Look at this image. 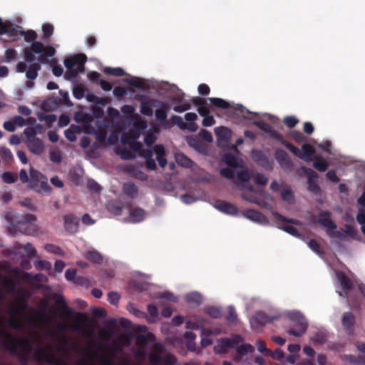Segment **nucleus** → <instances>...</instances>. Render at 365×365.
<instances>
[{
	"label": "nucleus",
	"instance_id": "5",
	"mask_svg": "<svg viewBox=\"0 0 365 365\" xmlns=\"http://www.w3.org/2000/svg\"><path fill=\"white\" fill-rule=\"evenodd\" d=\"M86 56L84 54H78L68 57L64 60V65L67 69L64 77L71 80L76 77L84 69Z\"/></svg>",
	"mask_w": 365,
	"mask_h": 365
},
{
	"label": "nucleus",
	"instance_id": "54",
	"mask_svg": "<svg viewBox=\"0 0 365 365\" xmlns=\"http://www.w3.org/2000/svg\"><path fill=\"white\" fill-rule=\"evenodd\" d=\"M105 72L109 75L115 76H123L125 74L124 70L121 68L107 67L105 68Z\"/></svg>",
	"mask_w": 365,
	"mask_h": 365
},
{
	"label": "nucleus",
	"instance_id": "30",
	"mask_svg": "<svg viewBox=\"0 0 365 365\" xmlns=\"http://www.w3.org/2000/svg\"><path fill=\"white\" fill-rule=\"evenodd\" d=\"M41 63L34 62L31 63L29 68L26 71V76L28 79L34 80L38 76V73L41 68Z\"/></svg>",
	"mask_w": 365,
	"mask_h": 365
},
{
	"label": "nucleus",
	"instance_id": "33",
	"mask_svg": "<svg viewBox=\"0 0 365 365\" xmlns=\"http://www.w3.org/2000/svg\"><path fill=\"white\" fill-rule=\"evenodd\" d=\"M86 258L93 264H101L103 262V257L101 254L96 250L88 251Z\"/></svg>",
	"mask_w": 365,
	"mask_h": 365
},
{
	"label": "nucleus",
	"instance_id": "50",
	"mask_svg": "<svg viewBox=\"0 0 365 365\" xmlns=\"http://www.w3.org/2000/svg\"><path fill=\"white\" fill-rule=\"evenodd\" d=\"M170 121L172 124L177 125L181 130H185L187 128V123L183 122L182 118L178 115H172L170 118Z\"/></svg>",
	"mask_w": 365,
	"mask_h": 365
},
{
	"label": "nucleus",
	"instance_id": "6",
	"mask_svg": "<svg viewBox=\"0 0 365 365\" xmlns=\"http://www.w3.org/2000/svg\"><path fill=\"white\" fill-rule=\"evenodd\" d=\"M29 187L37 193L49 192L51 190L48 183V179L42 173L31 166Z\"/></svg>",
	"mask_w": 365,
	"mask_h": 365
},
{
	"label": "nucleus",
	"instance_id": "61",
	"mask_svg": "<svg viewBox=\"0 0 365 365\" xmlns=\"http://www.w3.org/2000/svg\"><path fill=\"white\" fill-rule=\"evenodd\" d=\"M24 133L26 137V142L31 139L37 138V137H36L37 132L36 128L34 127L26 128L24 130Z\"/></svg>",
	"mask_w": 365,
	"mask_h": 365
},
{
	"label": "nucleus",
	"instance_id": "1",
	"mask_svg": "<svg viewBox=\"0 0 365 365\" xmlns=\"http://www.w3.org/2000/svg\"><path fill=\"white\" fill-rule=\"evenodd\" d=\"M34 53L40 54L38 57V62L48 64V57H53L56 54V49L51 45L45 46L40 41L32 42L30 47H26L24 49L25 61L31 63H34V61L36 59Z\"/></svg>",
	"mask_w": 365,
	"mask_h": 365
},
{
	"label": "nucleus",
	"instance_id": "38",
	"mask_svg": "<svg viewBox=\"0 0 365 365\" xmlns=\"http://www.w3.org/2000/svg\"><path fill=\"white\" fill-rule=\"evenodd\" d=\"M185 119L188 122V123H187V129L191 131H195L197 128V125L195 123V121L197 119V114L195 113H187L185 115Z\"/></svg>",
	"mask_w": 365,
	"mask_h": 365
},
{
	"label": "nucleus",
	"instance_id": "60",
	"mask_svg": "<svg viewBox=\"0 0 365 365\" xmlns=\"http://www.w3.org/2000/svg\"><path fill=\"white\" fill-rule=\"evenodd\" d=\"M42 30H43V38L48 39L53 34V26L51 24H46L43 25Z\"/></svg>",
	"mask_w": 365,
	"mask_h": 365
},
{
	"label": "nucleus",
	"instance_id": "31",
	"mask_svg": "<svg viewBox=\"0 0 365 365\" xmlns=\"http://www.w3.org/2000/svg\"><path fill=\"white\" fill-rule=\"evenodd\" d=\"M155 99L142 102L140 104V112L146 116H152L153 114V106H157V103L154 102Z\"/></svg>",
	"mask_w": 365,
	"mask_h": 365
},
{
	"label": "nucleus",
	"instance_id": "15",
	"mask_svg": "<svg viewBox=\"0 0 365 365\" xmlns=\"http://www.w3.org/2000/svg\"><path fill=\"white\" fill-rule=\"evenodd\" d=\"M356 319L351 312H344L341 317V324L348 335H352L354 331Z\"/></svg>",
	"mask_w": 365,
	"mask_h": 365
},
{
	"label": "nucleus",
	"instance_id": "45",
	"mask_svg": "<svg viewBox=\"0 0 365 365\" xmlns=\"http://www.w3.org/2000/svg\"><path fill=\"white\" fill-rule=\"evenodd\" d=\"M313 167L319 172H325L328 165L324 159L317 157L313 163Z\"/></svg>",
	"mask_w": 365,
	"mask_h": 365
},
{
	"label": "nucleus",
	"instance_id": "44",
	"mask_svg": "<svg viewBox=\"0 0 365 365\" xmlns=\"http://www.w3.org/2000/svg\"><path fill=\"white\" fill-rule=\"evenodd\" d=\"M20 36H24V40L26 42H34L37 38V34L34 30L21 31Z\"/></svg>",
	"mask_w": 365,
	"mask_h": 365
},
{
	"label": "nucleus",
	"instance_id": "32",
	"mask_svg": "<svg viewBox=\"0 0 365 365\" xmlns=\"http://www.w3.org/2000/svg\"><path fill=\"white\" fill-rule=\"evenodd\" d=\"M145 215V212L142 208H130L129 216L131 218L133 222H141Z\"/></svg>",
	"mask_w": 365,
	"mask_h": 365
},
{
	"label": "nucleus",
	"instance_id": "27",
	"mask_svg": "<svg viewBox=\"0 0 365 365\" xmlns=\"http://www.w3.org/2000/svg\"><path fill=\"white\" fill-rule=\"evenodd\" d=\"M154 153L156 154V159L159 163V165L164 168L167 165V160L164 157L165 155V147L162 144L155 145L153 148Z\"/></svg>",
	"mask_w": 365,
	"mask_h": 365
},
{
	"label": "nucleus",
	"instance_id": "26",
	"mask_svg": "<svg viewBox=\"0 0 365 365\" xmlns=\"http://www.w3.org/2000/svg\"><path fill=\"white\" fill-rule=\"evenodd\" d=\"M315 152V149L312 145L305 143L302 145L299 158L307 162H309L312 160Z\"/></svg>",
	"mask_w": 365,
	"mask_h": 365
},
{
	"label": "nucleus",
	"instance_id": "22",
	"mask_svg": "<svg viewBox=\"0 0 365 365\" xmlns=\"http://www.w3.org/2000/svg\"><path fill=\"white\" fill-rule=\"evenodd\" d=\"M20 26L14 25L11 21H6L4 26L1 31H0V35L6 34L9 37L16 39L20 36V31L19 29Z\"/></svg>",
	"mask_w": 365,
	"mask_h": 365
},
{
	"label": "nucleus",
	"instance_id": "55",
	"mask_svg": "<svg viewBox=\"0 0 365 365\" xmlns=\"http://www.w3.org/2000/svg\"><path fill=\"white\" fill-rule=\"evenodd\" d=\"M73 95L78 100L83 98L85 96V88L83 86H76L73 89Z\"/></svg>",
	"mask_w": 365,
	"mask_h": 365
},
{
	"label": "nucleus",
	"instance_id": "36",
	"mask_svg": "<svg viewBox=\"0 0 365 365\" xmlns=\"http://www.w3.org/2000/svg\"><path fill=\"white\" fill-rule=\"evenodd\" d=\"M342 360L349 362L354 365L365 364V357L360 356H354L351 354H344L341 356Z\"/></svg>",
	"mask_w": 365,
	"mask_h": 365
},
{
	"label": "nucleus",
	"instance_id": "8",
	"mask_svg": "<svg viewBox=\"0 0 365 365\" xmlns=\"http://www.w3.org/2000/svg\"><path fill=\"white\" fill-rule=\"evenodd\" d=\"M289 318L296 323L295 327L290 328L287 332L294 336H301L307 329V322L304 317L299 312L291 313Z\"/></svg>",
	"mask_w": 365,
	"mask_h": 365
},
{
	"label": "nucleus",
	"instance_id": "14",
	"mask_svg": "<svg viewBox=\"0 0 365 365\" xmlns=\"http://www.w3.org/2000/svg\"><path fill=\"white\" fill-rule=\"evenodd\" d=\"M302 169L303 173L307 175L308 178L307 182L309 190L314 193L319 192L320 187L316 180V179L318 178L317 173L311 168L306 167H302Z\"/></svg>",
	"mask_w": 365,
	"mask_h": 365
},
{
	"label": "nucleus",
	"instance_id": "10",
	"mask_svg": "<svg viewBox=\"0 0 365 365\" xmlns=\"http://www.w3.org/2000/svg\"><path fill=\"white\" fill-rule=\"evenodd\" d=\"M278 318V315L269 316L264 312H257L251 321V325L255 329H262L265 324L272 323Z\"/></svg>",
	"mask_w": 365,
	"mask_h": 365
},
{
	"label": "nucleus",
	"instance_id": "3",
	"mask_svg": "<svg viewBox=\"0 0 365 365\" xmlns=\"http://www.w3.org/2000/svg\"><path fill=\"white\" fill-rule=\"evenodd\" d=\"M148 360L151 365H175L177 358L173 354L165 351V345L162 343H155L152 351L148 354Z\"/></svg>",
	"mask_w": 365,
	"mask_h": 365
},
{
	"label": "nucleus",
	"instance_id": "46",
	"mask_svg": "<svg viewBox=\"0 0 365 365\" xmlns=\"http://www.w3.org/2000/svg\"><path fill=\"white\" fill-rule=\"evenodd\" d=\"M205 312L214 319H219L222 316V309L217 307H209L205 309Z\"/></svg>",
	"mask_w": 365,
	"mask_h": 365
},
{
	"label": "nucleus",
	"instance_id": "25",
	"mask_svg": "<svg viewBox=\"0 0 365 365\" xmlns=\"http://www.w3.org/2000/svg\"><path fill=\"white\" fill-rule=\"evenodd\" d=\"M26 145L32 153L37 155H41L44 150L43 141L38 138L29 140L26 142Z\"/></svg>",
	"mask_w": 365,
	"mask_h": 365
},
{
	"label": "nucleus",
	"instance_id": "59",
	"mask_svg": "<svg viewBox=\"0 0 365 365\" xmlns=\"http://www.w3.org/2000/svg\"><path fill=\"white\" fill-rule=\"evenodd\" d=\"M284 123L289 128H292L299 123V120L294 116H286L283 120Z\"/></svg>",
	"mask_w": 365,
	"mask_h": 365
},
{
	"label": "nucleus",
	"instance_id": "23",
	"mask_svg": "<svg viewBox=\"0 0 365 365\" xmlns=\"http://www.w3.org/2000/svg\"><path fill=\"white\" fill-rule=\"evenodd\" d=\"M191 101L197 107V112L201 116L210 114V107L205 98L201 97H195L192 98Z\"/></svg>",
	"mask_w": 365,
	"mask_h": 365
},
{
	"label": "nucleus",
	"instance_id": "43",
	"mask_svg": "<svg viewBox=\"0 0 365 365\" xmlns=\"http://www.w3.org/2000/svg\"><path fill=\"white\" fill-rule=\"evenodd\" d=\"M223 160L230 168H235L238 166L236 157L232 153L225 154Z\"/></svg>",
	"mask_w": 365,
	"mask_h": 365
},
{
	"label": "nucleus",
	"instance_id": "11",
	"mask_svg": "<svg viewBox=\"0 0 365 365\" xmlns=\"http://www.w3.org/2000/svg\"><path fill=\"white\" fill-rule=\"evenodd\" d=\"M52 299L56 301V307L60 312L59 315L61 317L70 318L73 315L74 313L73 309L70 307H68L65 299L61 294L54 293L52 295Z\"/></svg>",
	"mask_w": 365,
	"mask_h": 365
},
{
	"label": "nucleus",
	"instance_id": "41",
	"mask_svg": "<svg viewBox=\"0 0 365 365\" xmlns=\"http://www.w3.org/2000/svg\"><path fill=\"white\" fill-rule=\"evenodd\" d=\"M185 301L187 303H192L195 305H200L202 302V297L197 292H192L186 294Z\"/></svg>",
	"mask_w": 365,
	"mask_h": 365
},
{
	"label": "nucleus",
	"instance_id": "34",
	"mask_svg": "<svg viewBox=\"0 0 365 365\" xmlns=\"http://www.w3.org/2000/svg\"><path fill=\"white\" fill-rule=\"evenodd\" d=\"M124 82L133 87L139 89H146L148 88L144 80L140 78L133 77L130 78H125L124 79Z\"/></svg>",
	"mask_w": 365,
	"mask_h": 365
},
{
	"label": "nucleus",
	"instance_id": "17",
	"mask_svg": "<svg viewBox=\"0 0 365 365\" xmlns=\"http://www.w3.org/2000/svg\"><path fill=\"white\" fill-rule=\"evenodd\" d=\"M215 207L227 215H235L238 212V208L236 205L225 200H217L215 203Z\"/></svg>",
	"mask_w": 365,
	"mask_h": 365
},
{
	"label": "nucleus",
	"instance_id": "29",
	"mask_svg": "<svg viewBox=\"0 0 365 365\" xmlns=\"http://www.w3.org/2000/svg\"><path fill=\"white\" fill-rule=\"evenodd\" d=\"M215 133L218 140L228 143L231 138V130L225 127H219L215 129Z\"/></svg>",
	"mask_w": 365,
	"mask_h": 365
},
{
	"label": "nucleus",
	"instance_id": "37",
	"mask_svg": "<svg viewBox=\"0 0 365 365\" xmlns=\"http://www.w3.org/2000/svg\"><path fill=\"white\" fill-rule=\"evenodd\" d=\"M123 193L129 197L133 198L138 195V187L134 183L128 182L123 187Z\"/></svg>",
	"mask_w": 365,
	"mask_h": 365
},
{
	"label": "nucleus",
	"instance_id": "51",
	"mask_svg": "<svg viewBox=\"0 0 365 365\" xmlns=\"http://www.w3.org/2000/svg\"><path fill=\"white\" fill-rule=\"evenodd\" d=\"M170 121L172 124L177 125L181 130H185L187 128V123L183 122L182 118L178 115H172L170 118Z\"/></svg>",
	"mask_w": 365,
	"mask_h": 365
},
{
	"label": "nucleus",
	"instance_id": "9",
	"mask_svg": "<svg viewBox=\"0 0 365 365\" xmlns=\"http://www.w3.org/2000/svg\"><path fill=\"white\" fill-rule=\"evenodd\" d=\"M34 359L38 363L45 361L48 364L53 365H66L63 361H57L55 357L51 354L50 351L42 346L36 347L33 352Z\"/></svg>",
	"mask_w": 365,
	"mask_h": 365
},
{
	"label": "nucleus",
	"instance_id": "63",
	"mask_svg": "<svg viewBox=\"0 0 365 365\" xmlns=\"http://www.w3.org/2000/svg\"><path fill=\"white\" fill-rule=\"evenodd\" d=\"M16 57V51L14 48H8L4 55V61L10 62Z\"/></svg>",
	"mask_w": 365,
	"mask_h": 365
},
{
	"label": "nucleus",
	"instance_id": "49",
	"mask_svg": "<svg viewBox=\"0 0 365 365\" xmlns=\"http://www.w3.org/2000/svg\"><path fill=\"white\" fill-rule=\"evenodd\" d=\"M52 67V72L54 76L59 77L63 73V69L61 66L57 65V61L55 58H53L51 61L48 60V63Z\"/></svg>",
	"mask_w": 365,
	"mask_h": 365
},
{
	"label": "nucleus",
	"instance_id": "12",
	"mask_svg": "<svg viewBox=\"0 0 365 365\" xmlns=\"http://www.w3.org/2000/svg\"><path fill=\"white\" fill-rule=\"evenodd\" d=\"M251 157L259 166L267 170H272L274 164L273 161L269 160L262 150H253L251 153Z\"/></svg>",
	"mask_w": 365,
	"mask_h": 365
},
{
	"label": "nucleus",
	"instance_id": "39",
	"mask_svg": "<svg viewBox=\"0 0 365 365\" xmlns=\"http://www.w3.org/2000/svg\"><path fill=\"white\" fill-rule=\"evenodd\" d=\"M274 216L277 223H290L295 225H301L299 220L293 218H287L279 213H274Z\"/></svg>",
	"mask_w": 365,
	"mask_h": 365
},
{
	"label": "nucleus",
	"instance_id": "4",
	"mask_svg": "<svg viewBox=\"0 0 365 365\" xmlns=\"http://www.w3.org/2000/svg\"><path fill=\"white\" fill-rule=\"evenodd\" d=\"M254 125L267 133L270 138L284 145L292 153L299 158L300 150L292 143L287 142L284 138L283 135L277 130L274 129V128L269 123L264 120H257L254 122Z\"/></svg>",
	"mask_w": 365,
	"mask_h": 365
},
{
	"label": "nucleus",
	"instance_id": "57",
	"mask_svg": "<svg viewBox=\"0 0 365 365\" xmlns=\"http://www.w3.org/2000/svg\"><path fill=\"white\" fill-rule=\"evenodd\" d=\"M290 136L297 143H303L307 140V138L299 130H293L290 133Z\"/></svg>",
	"mask_w": 365,
	"mask_h": 365
},
{
	"label": "nucleus",
	"instance_id": "2",
	"mask_svg": "<svg viewBox=\"0 0 365 365\" xmlns=\"http://www.w3.org/2000/svg\"><path fill=\"white\" fill-rule=\"evenodd\" d=\"M0 347L9 351L13 355L17 356L20 360H29L30 355H33L34 350L31 340L29 338L22 337H16L11 344L6 341H1Z\"/></svg>",
	"mask_w": 365,
	"mask_h": 365
},
{
	"label": "nucleus",
	"instance_id": "19",
	"mask_svg": "<svg viewBox=\"0 0 365 365\" xmlns=\"http://www.w3.org/2000/svg\"><path fill=\"white\" fill-rule=\"evenodd\" d=\"M331 213L329 211H324L318 214L317 222L324 227L333 230L336 228V224L331 218Z\"/></svg>",
	"mask_w": 365,
	"mask_h": 365
},
{
	"label": "nucleus",
	"instance_id": "35",
	"mask_svg": "<svg viewBox=\"0 0 365 365\" xmlns=\"http://www.w3.org/2000/svg\"><path fill=\"white\" fill-rule=\"evenodd\" d=\"M177 163L184 168H190L193 165V161L182 153H178L175 155Z\"/></svg>",
	"mask_w": 365,
	"mask_h": 365
},
{
	"label": "nucleus",
	"instance_id": "21",
	"mask_svg": "<svg viewBox=\"0 0 365 365\" xmlns=\"http://www.w3.org/2000/svg\"><path fill=\"white\" fill-rule=\"evenodd\" d=\"M274 158L278 163L283 168H291L292 166V160L288 154L282 149H276L274 152Z\"/></svg>",
	"mask_w": 365,
	"mask_h": 365
},
{
	"label": "nucleus",
	"instance_id": "18",
	"mask_svg": "<svg viewBox=\"0 0 365 365\" xmlns=\"http://www.w3.org/2000/svg\"><path fill=\"white\" fill-rule=\"evenodd\" d=\"M242 340L240 336L236 335L232 339L224 338L220 340L217 347H215V352H225L226 349L232 347Z\"/></svg>",
	"mask_w": 365,
	"mask_h": 365
},
{
	"label": "nucleus",
	"instance_id": "13",
	"mask_svg": "<svg viewBox=\"0 0 365 365\" xmlns=\"http://www.w3.org/2000/svg\"><path fill=\"white\" fill-rule=\"evenodd\" d=\"M64 227L66 231L73 235L78 230L79 219L73 214H67L63 216Z\"/></svg>",
	"mask_w": 365,
	"mask_h": 365
},
{
	"label": "nucleus",
	"instance_id": "64",
	"mask_svg": "<svg viewBox=\"0 0 365 365\" xmlns=\"http://www.w3.org/2000/svg\"><path fill=\"white\" fill-rule=\"evenodd\" d=\"M45 249L47 252L53 253L56 255H62L63 254V250H61V247H59L56 245H52V244L46 245L45 246Z\"/></svg>",
	"mask_w": 365,
	"mask_h": 365
},
{
	"label": "nucleus",
	"instance_id": "7",
	"mask_svg": "<svg viewBox=\"0 0 365 365\" xmlns=\"http://www.w3.org/2000/svg\"><path fill=\"white\" fill-rule=\"evenodd\" d=\"M36 218L34 215L27 214L22 216L21 220L16 222H11V224L16 225L20 232L28 235H34L38 230L37 225L36 223Z\"/></svg>",
	"mask_w": 365,
	"mask_h": 365
},
{
	"label": "nucleus",
	"instance_id": "56",
	"mask_svg": "<svg viewBox=\"0 0 365 365\" xmlns=\"http://www.w3.org/2000/svg\"><path fill=\"white\" fill-rule=\"evenodd\" d=\"M256 346L258 351L263 354L264 356H267V355L271 353V350L267 348L266 343L264 341H257Z\"/></svg>",
	"mask_w": 365,
	"mask_h": 365
},
{
	"label": "nucleus",
	"instance_id": "62",
	"mask_svg": "<svg viewBox=\"0 0 365 365\" xmlns=\"http://www.w3.org/2000/svg\"><path fill=\"white\" fill-rule=\"evenodd\" d=\"M155 140L156 137L155 134L152 132L147 133L144 137V142L146 144V145L149 148L152 146V145L155 143Z\"/></svg>",
	"mask_w": 365,
	"mask_h": 365
},
{
	"label": "nucleus",
	"instance_id": "47",
	"mask_svg": "<svg viewBox=\"0 0 365 365\" xmlns=\"http://www.w3.org/2000/svg\"><path fill=\"white\" fill-rule=\"evenodd\" d=\"M1 178L5 183L12 184L16 182L18 179V176L16 173L11 172H4L1 175Z\"/></svg>",
	"mask_w": 365,
	"mask_h": 365
},
{
	"label": "nucleus",
	"instance_id": "53",
	"mask_svg": "<svg viewBox=\"0 0 365 365\" xmlns=\"http://www.w3.org/2000/svg\"><path fill=\"white\" fill-rule=\"evenodd\" d=\"M254 348L252 345L245 344H242L237 348V353L239 356H244L249 352H252Z\"/></svg>",
	"mask_w": 365,
	"mask_h": 365
},
{
	"label": "nucleus",
	"instance_id": "16",
	"mask_svg": "<svg viewBox=\"0 0 365 365\" xmlns=\"http://www.w3.org/2000/svg\"><path fill=\"white\" fill-rule=\"evenodd\" d=\"M21 279L31 286L40 289L41 287V282L46 279V277L42 274H32L29 272H24L21 275Z\"/></svg>",
	"mask_w": 365,
	"mask_h": 365
},
{
	"label": "nucleus",
	"instance_id": "20",
	"mask_svg": "<svg viewBox=\"0 0 365 365\" xmlns=\"http://www.w3.org/2000/svg\"><path fill=\"white\" fill-rule=\"evenodd\" d=\"M338 279L344 292V294L339 292V295L344 296V297L346 299L347 303H349L348 294L353 289V283L344 273L339 274L338 275Z\"/></svg>",
	"mask_w": 365,
	"mask_h": 365
},
{
	"label": "nucleus",
	"instance_id": "52",
	"mask_svg": "<svg viewBox=\"0 0 365 365\" xmlns=\"http://www.w3.org/2000/svg\"><path fill=\"white\" fill-rule=\"evenodd\" d=\"M34 266L38 270H49L52 267L51 263L46 260L36 261Z\"/></svg>",
	"mask_w": 365,
	"mask_h": 365
},
{
	"label": "nucleus",
	"instance_id": "58",
	"mask_svg": "<svg viewBox=\"0 0 365 365\" xmlns=\"http://www.w3.org/2000/svg\"><path fill=\"white\" fill-rule=\"evenodd\" d=\"M255 181L257 185L264 186L268 182V178L264 174L257 173L255 176Z\"/></svg>",
	"mask_w": 365,
	"mask_h": 365
},
{
	"label": "nucleus",
	"instance_id": "40",
	"mask_svg": "<svg viewBox=\"0 0 365 365\" xmlns=\"http://www.w3.org/2000/svg\"><path fill=\"white\" fill-rule=\"evenodd\" d=\"M210 102L212 106L222 108V109H227L230 107V105L228 102L225 101L222 98H209Z\"/></svg>",
	"mask_w": 365,
	"mask_h": 365
},
{
	"label": "nucleus",
	"instance_id": "48",
	"mask_svg": "<svg viewBox=\"0 0 365 365\" xmlns=\"http://www.w3.org/2000/svg\"><path fill=\"white\" fill-rule=\"evenodd\" d=\"M15 336H14L12 334H11L9 331H8L5 328H3L0 331V338L4 339L1 341H6L9 344H11L14 340L16 339Z\"/></svg>",
	"mask_w": 365,
	"mask_h": 365
},
{
	"label": "nucleus",
	"instance_id": "28",
	"mask_svg": "<svg viewBox=\"0 0 365 365\" xmlns=\"http://www.w3.org/2000/svg\"><path fill=\"white\" fill-rule=\"evenodd\" d=\"M244 215L246 218L257 222H262L266 220L265 216L260 212L255 210H247Z\"/></svg>",
	"mask_w": 365,
	"mask_h": 365
},
{
	"label": "nucleus",
	"instance_id": "24",
	"mask_svg": "<svg viewBox=\"0 0 365 365\" xmlns=\"http://www.w3.org/2000/svg\"><path fill=\"white\" fill-rule=\"evenodd\" d=\"M157 103V106H160V108L157 109L155 113V118L160 123H163L166 122L167 118V110L169 109V105L161 101H153Z\"/></svg>",
	"mask_w": 365,
	"mask_h": 365
},
{
	"label": "nucleus",
	"instance_id": "42",
	"mask_svg": "<svg viewBox=\"0 0 365 365\" xmlns=\"http://www.w3.org/2000/svg\"><path fill=\"white\" fill-rule=\"evenodd\" d=\"M226 320L230 324H237V314L235 309L232 306L227 307V314L225 317Z\"/></svg>",
	"mask_w": 365,
	"mask_h": 365
}]
</instances>
